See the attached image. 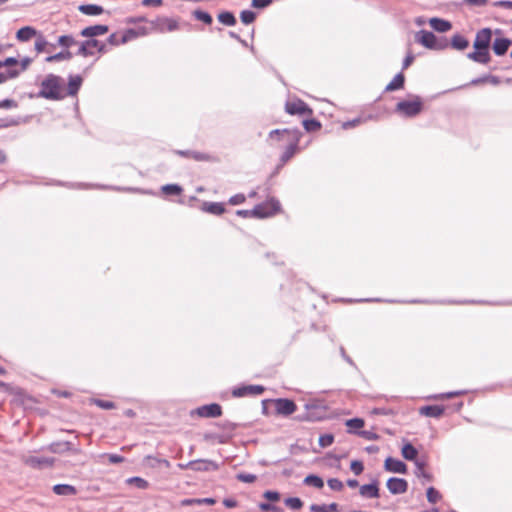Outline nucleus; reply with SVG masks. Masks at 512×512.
Listing matches in <instances>:
<instances>
[{"label":"nucleus","mask_w":512,"mask_h":512,"mask_svg":"<svg viewBox=\"0 0 512 512\" xmlns=\"http://www.w3.org/2000/svg\"><path fill=\"white\" fill-rule=\"evenodd\" d=\"M253 209H258L255 218L264 219L277 214L281 210V204L278 199L271 197L267 201L255 205Z\"/></svg>","instance_id":"nucleus-7"},{"label":"nucleus","mask_w":512,"mask_h":512,"mask_svg":"<svg viewBox=\"0 0 512 512\" xmlns=\"http://www.w3.org/2000/svg\"><path fill=\"white\" fill-rule=\"evenodd\" d=\"M405 85V76L403 72L397 73L394 78L386 85L385 92L401 90Z\"/></svg>","instance_id":"nucleus-30"},{"label":"nucleus","mask_w":512,"mask_h":512,"mask_svg":"<svg viewBox=\"0 0 512 512\" xmlns=\"http://www.w3.org/2000/svg\"><path fill=\"white\" fill-rule=\"evenodd\" d=\"M127 483L130 485H134L138 489H142V490L147 489L149 486L148 481H146L145 479L138 477V476L128 478Z\"/></svg>","instance_id":"nucleus-48"},{"label":"nucleus","mask_w":512,"mask_h":512,"mask_svg":"<svg viewBox=\"0 0 512 512\" xmlns=\"http://www.w3.org/2000/svg\"><path fill=\"white\" fill-rule=\"evenodd\" d=\"M512 45V40L506 37H497L492 43V49L495 55L503 56L507 53L509 47Z\"/></svg>","instance_id":"nucleus-22"},{"label":"nucleus","mask_w":512,"mask_h":512,"mask_svg":"<svg viewBox=\"0 0 512 512\" xmlns=\"http://www.w3.org/2000/svg\"><path fill=\"white\" fill-rule=\"evenodd\" d=\"M384 469L387 472L397 473V474H407L408 467L405 462L400 459L394 457H387L384 461Z\"/></svg>","instance_id":"nucleus-15"},{"label":"nucleus","mask_w":512,"mask_h":512,"mask_svg":"<svg viewBox=\"0 0 512 512\" xmlns=\"http://www.w3.org/2000/svg\"><path fill=\"white\" fill-rule=\"evenodd\" d=\"M37 35V30L32 26H24L16 32V38L21 42L29 41L32 37Z\"/></svg>","instance_id":"nucleus-34"},{"label":"nucleus","mask_w":512,"mask_h":512,"mask_svg":"<svg viewBox=\"0 0 512 512\" xmlns=\"http://www.w3.org/2000/svg\"><path fill=\"white\" fill-rule=\"evenodd\" d=\"M54 461V458L29 456L25 459L24 462L26 465L34 469H42L44 467L52 466Z\"/></svg>","instance_id":"nucleus-21"},{"label":"nucleus","mask_w":512,"mask_h":512,"mask_svg":"<svg viewBox=\"0 0 512 512\" xmlns=\"http://www.w3.org/2000/svg\"><path fill=\"white\" fill-rule=\"evenodd\" d=\"M192 15L195 19L203 22L206 25H211L213 22V18L211 16V14L208 13L207 11H204L201 9H196L192 12Z\"/></svg>","instance_id":"nucleus-42"},{"label":"nucleus","mask_w":512,"mask_h":512,"mask_svg":"<svg viewBox=\"0 0 512 512\" xmlns=\"http://www.w3.org/2000/svg\"><path fill=\"white\" fill-rule=\"evenodd\" d=\"M77 187L79 188H90V187H96L98 189H110L115 191H124V192H131V193H140V194H146V195H154V193L150 190H145L142 188H133V187H120V186H108V185H88L79 183L77 184Z\"/></svg>","instance_id":"nucleus-16"},{"label":"nucleus","mask_w":512,"mask_h":512,"mask_svg":"<svg viewBox=\"0 0 512 512\" xmlns=\"http://www.w3.org/2000/svg\"><path fill=\"white\" fill-rule=\"evenodd\" d=\"M216 503V500L214 498H211V497H208V498H191V499H185L182 501V504L185 505V506H190V505H194V504H197V505H202V504H207V505H214Z\"/></svg>","instance_id":"nucleus-44"},{"label":"nucleus","mask_w":512,"mask_h":512,"mask_svg":"<svg viewBox=\"0 0 512 512\" xmlns=\"http://www.w3.org/2000/svg\"><path fill=\"white\" fill-rule=\"evenodd\" d=\"M246 200V197L244 194L242 193H239V194H235L233 195L232 197H230L229 199V204L231 205H239V204H242L244 203Z\"/></svg>","instance_id":"nucleus-64"},{"label":"nucleus","mask_w":512,"mask_h":512,"mask_svg":"<svg viewBox=\"0 0 512 512\" xmlns=\"http://www.w3.org/2000/svg\"><path fill=\"white\" fill-rule=\"evenodd\" d=\"M240 19L243 24H252L256 19V13L252 10H243L240 13Z\"/></svg>","instance_id":"nucleus-50"},{"label":"nucleus","mask_w":512,"mask_h":512,"mask_svg":"<svg viewBox=\"0 0 512 512\" xmlns=\"http://www.w3.org/2000/svg\"><path fill=\"white\" fill-rule=\"evenodd\" d=\"M49 450L52 453H63L67 451H75L73 444L69 441L53 442L49 446Z\"/></svg>","instance_id":"nucleus-37"},{"label":"nucleus","mask_w":512,"mask_h":512,"mask_svg":"<svg viewBox=\"0 0 512 512\" xmlns=\"http://www.w3.org/2000/svg\"><path fill=\"white\" fill-rule=\"evenodd\" d=\"M57 43L59 46L68 50L69 47L77 43L76 39L72 35H61L58 37Z\"/></svg>","instance_id":"nucleus-46"},{"label":"nucleus","mask_w":512,"mask_h":512,"mask_svg":"<svg viewBox=\"0 0 512 512\" xmlns=\"http://www.w3.org/2000/svg\"><path fill=\"white\" fill-rule=\"evenodd\" d=\"M218 20L226 26H234L237 22L235 15L230 11H222L219 13Z\"/></svg>","instance_id":"nucleus-41"},{"label":"nucleus","mask_w":512,"mask_h":512,"mask_svg":"<svg viewBox=\"0 0 512 512\" xmlns=\"http://www.w3.org/2000/svg\"><path fill=\"white\" fill-rule=\"evenodd\" d=\"M63 84L64 80L61 76L48 74L41 82L37 96L53 101L63 100L66 97Z\"/></svg>","instance_id":"nucleus-3"},{"label":"nucleus","mask_w":512,"mask_h":512,"mask_svg":"<svg viewBox=\"0 0 512 512\" xmlns=\"http://www.w3.org/2000/svg\"><path fill=\"white\" fill-rule=\"evenodd\" d=\"M302 135L303 133L299 129H295V131L292 132V139L289 141V144L280 156V162L282 165L286 164L299 150V142Z\"/></svg>","instance_id":"nucleus-8"},{"label":"nucleus","mask_w":512,"mask_h":512,"mask_svg":"<svg viewBox=\"0 0 512 512\" xmlns=\"http://www.w3.org/2000/svg\"><path fill=\"white\" fill-rule=\"evenodd\" d=\"M371 414L373 415H385V416H390V415H394L395 412L393 409L391 408H385V407H376L374 408L372 411H371Z\"/></svg>","instance_id":"nucleus-61"},{"label":"nucleus","mask_w":512,"mask_h":512,"mask_svg":"<svg viewBox=\"0 0 512 512\" xmlns=\"http://www.w3.org/2000/svg\"><path fill=\"white\" fill-rule=\"evenodd\" d=\"M445 408L441 405H426L419 409V413L426 417L440 418L444 414Z\"/></svg>","instance_id":"nucleus-24"},{"label":"nucleus","mask_w":512,"mask_h":512,"mask_svg":"<svg viewBox=\"0 0 512 512\" xmlns=\"http://www.w3.org/2000/svg\"><path fill=\"white\" fill-rule=\"evenodd\" d=\"M273 3V0H252L251 6L256 9H265Z\"/></svg>","instance_id":"nucleus-62"},{"label":"nucleus","mask_w":512,"mask_h":512,"mask_svg":"<svg viewBox=\"0 0 512 512\" xmlns=\"http://www.w3.org/2000/svg\"><path fill=\"white\" fill-rule=\"evenodd\" d=\"M493 31L491 28L480 29L473 42L474 51L467 54V58L479 64H488L491 60L490 45Z\"/></svg>","instance_id":"nucleus-1"},{"label":"nucleus","mask_w":512,"mask_h":512,"mask_svg":"<svg viewBox=\"0 0 512 512\" xmlns=\"http://www.w3.org/2000/svg\"><path fill=\"white\" fill-rule=\"evenodd\" d=\"M410 99L401 100L395 106V112L404 118H414L424 109L423 99L419 95H409Z\"/></svg>","instance_id":"nucleus-5"},{"label":"nucleus","mask_w":512,"mask_h":512,"mask_svg":"<svg viewBox=\"0 0 512 512\" xmlns=\"http://www.w3.org/2000/svg\"><path fill=\"white\" fill-rule=\"evenodd\" d=\"M414 474L417 478L423 479V482H431L433 480V475L425 470L427 465L426 460H421L420 462H416Z\"/></svg>","instance_id":"nucleus-31"},{"label":"nucleus","mask_w":512,"mask_h":512,"mask_svg":"<svg viewBox=\"0 0 512 512\" xmlns=\"http://www.w3.org/2000/svg\"><path fill=\"white\" fill-rule=\"evenodd\" d=\"M52 490L59 496H72L77 493V489L69 484H56L53 486Z\"/></svg>","instance_id":"nucleus-36"},{"label":"nucleus","mask_w":512,"mask_h":512,"mask_svg":"<svg viewBox=\"0 0 512 512\" xmlns=\"http://www.w3.org/2000/svg\"><path fill=\"white\" fill-rule=\"evenodd\" d=\"M365 121H366L365 118L357 117V118H354L352 120L344 122L342 124V128L345 129V130L351 129V128H354V127L364 123Z\"/></svg>","instance_id":"nucleus-57"},{"label":"nucleus","mask_w":512,"mask_h":512,"mask_svg":"<svg viewBox=\"0 0 512 512\" xmlns=\"http://www.w3.org/2000/svg\"><path fill=\"white\" fill-rule=\"evenodd\" d=\"M201 210L217 216L222 215L226 211L224 203L207 201L202 203Z\"/></svg>","instance_id":"nucleus-25"},{"label":"nucleus","mask_w":512,"mask_h":512,"mask_svg":"<svg viewBox=\"0 0 512 512\" xmlns=\"http://www.w3.org/2000/svg\"><path fill=\"white\" fill-rule=\"evenodd\" d=\"M350 469L355 475H360L364 471V464L360 460H352L350 463Z\"/></svg>","instance_id":"nucleus-59"},{"label":"nucleus","mask_w":512,"mask_h":512,"mask_svg":"<svg viewBox=\"0 0 512 512\" xmlns=\"http://www.w3.org/2000/svg\"><path fill=\"white\" fill-rule=\"evenodd\" d=\"M30 120V116H25V117H21V116H17V117H4V118H0V128L3 129V128H8V127H12V126H18L20 124H25L27 122H29Z\"/></svg>","instance_id":"nucleus-29"},{"label":"nucleus","mask_w":512,"mask_h":512,"mask_svg":"<svg viewBox=\"0 0 512 512\" xmlns=\"http://www.w3.org/2000/svg\"><path fill=\"white\" fill-rule=\"evenodd\" d=\"M429 24L433 30L440 33H445L452 28L450 21L438 17L431 18Z\"/></svg>","instance_id":"nucleus-28"},{"label":"nucleus","mask_w":512,"mask_h":512,"mask_svg":"<svg viewBox=\"0 0 512 512\" xmlns=\"http://www.w3.org/2000/svg\"><path fill=\"white\" fill-rule=\"evenodd\" d=\"M161 192L166 196H179L183 188L179 184H166L161 187Z\"/></svg>","instance_id":"nucleus-40"},{"label":"nucleus","mask_w":512,"mask_h":512,"mask_svg":"<svg viewBox=\"0 0 512 512\" xmlns=\"http://www.w3.org/2000/svg\"><path fill=\"white\" fill-rule=\"evenodd\" d=\"M357 302H387V303H403V304H439V305H462V304H489L486 301L476 300H432V299H412V300H394L381 298H365L356 300ZM494 305H510L511 302L493 303Z\"/></svg>","instance_id":"nucleus-2"},{"label":"nucleus","mask_w":512,"mask_h":512,"mask_svg":"<svg viewBox=\"0 0 512 512\" xmlns=\"http://www.w3.org/2000/svg\"><path fill=\"white\" fill-rule=\"evenodd\" d=\"M333 442H334V435L331 433H326V434L320 435L319 440H318L319 446L322 448L331 446L333 444Z\"/></svg>","instance_id":"nucleus-53"},{"label":"nucleus","mask_w":512,"mask_h":512,"mask_svg":"<svg viewBox=\"0 0 512 512\" xmlns=\"http://www.w3.org/2000/svg\"><path fill=\"white\" fill-rule=\"evenodd\" d=\"M327 485L333 491H341L344 487L343 482L338 478H330L327 480Z\"/></svg>","instance_id":"nucleus-60"},{"label":"nucleus","mask_w":512,"mask_h":512,"mask_svg":"<svg viewBox=\"0 0 512 512\" xmlns=\"http://www.w3.org/2000/svg\"><path fill=\"white\" fill-rule=\"evenodd\" d=\"M195 414L202 418H216L222 415V407L218 403L202 405L191 412V415Z\"/></svg>","instance_id":"nucleus-10"},{"label":"nucleus","mask_w":512,"mask_h":512,"mask_svg":"<svg viewBox=\"0 0 512 512\" xmlns=\"http://www.w3.org/2000/svg\"><path fill=\"white\" fill-rule=\"evenodd\" d=\"M73 57V53L69 50L60 51L54 55L48 56L46 62H58L63 60H70Z\"/></svg>","instance_id":"nucleus-43"},{"label":"nucleus","mask_w":512,"mask_h":512,"mask_svg":"<svg viewBox=\"0 0 512 512\" xmlns=\"http://www.w3.org/2000/svg\"><path fill=\"white\" fill-rule=\"evenodd\" d=\"M157 23H158L159 30L161 32H163V31L173 32V31H176L179 29V23L174 18L161 17V18H158Z\"/></svg>","instance_id":"nucleus-27"},{"label":"nucleus","mask_w":512,"mask_h":512,"mask_svg":"<svg viewBox=\"0 0 512 512\" xmlns=\"http://www.w3.org/2000/svg\"><path fill=\"white\" fill-rule=\"evenodd\" d=\"M416 41L431 50L440 51L449 47V41L446 37H437L433 32L424 29L417 32Z\"/></svg>","instance_id":"nucleus-6"},{"label":"nucleus","mask_w":512,"mask_h":512,"mask_svg":"<svg viewBox=\"0 0 512 512\" xmlns=\"http://www.w3.org/2000/svg\"><path fill=\"white\" fill-rule=\"evenodd\" d=\"M303 483L307 486H312V487H315L317 489H322L324 487V481L323 479L316 475V474H309L307 475L304 480H303Z\"/></svg>","instance_id":"nucleus-39"},{"label":"nucleus","mask_w":512,"mask_h":512,"mask_svg":"<svg viewBox=\"0 0 512 512\" xmlns=\"http://www.w3.org/2000/svg\"><path fill=\"white\" fill-rule=\"evenodd\" d=\"M263 497L268 501L275 502L280 499V493L274 490H267L263 493Z\"/></svg>","instance_id":"nucleus-63"},{"label":"nucleus","mask_w":512,"mask_h":512,"mask_svg":"<svg viewBox=\"0 0 512 512\" xmlns=\"http://www.w3.org/2000/svg\"><path fill=\"white\" fill-rule=\"evenodd\" d=\"M285 505L292 510H300L303 506V501L299 497H288L284 501Z\"/></svg>","instance_id":"nucleus-49"},{"label":"nucleus","mask_w":512,"mask_h":512,"mask_svg":"<svg viewBox=\"0 0 512 512\" xmlns=\"http://www.w3.org/2000/svg\"><path fill=\"white\" fill-rule=\"evenodd\" d=\"M449 46H451L454 50L464 51L469 47V40L462 34L457 33L451 38Z\"/></svg>","instance_id":"nucleus-32"},{"label":"nucleus","mask_w":512,"mask_h":512,"mask_svg":"<svg viewBox=\"0 0 512 512\" xmlns=\"http://www.w3.org/2000/svg\"><path fill=\"white\" fill-rule=\"evenodd\" d=\"M185 467L196 472L216 471L219 468L216 462L206 459L190 461L187 464H185Z\"/></svg>","instance_id":"nucleus-13"},{"label":"nucleus","mask_w":512,"mask_h":512,"mask_svg":"<svg viewBox=\"0 0 512 512\" xmlns=\"http://www.w3.org/2000/svg\"><path fill=\"white\" fill-rule=\"evenodd\" d=\"M47 45H48V42L45 39V37L41 34L37 35V39L35 41V50L38 53H41L45 50Z\"/></svg>","instance_id":"nucleus-58"},{"label":"nucleus","mask_w":512,"mask_h":512,"mask_svg":"<svg viewBox=\"0 0 512 512\" xmlns=\"http://www.w3.org/2000/svg\"><path fill=\"white\" fill-rule=\"evenodd\" d=\"M78 10L87 16H98L104 12L103 7L97 4H82L78 7Z\"/></svg>","instance_id":"nucleus-35"},{"label":"nucleus","mask_w":512,"mask_h":512,"mask_svg":"<svg viewBox=\"0 0 512 512\" xmlns=\"http://www.w3.org/2000/svg\"><path fill=\"white\" fill-rule=\"evenodd\" d=\"M426 497L429 503L435 504L441 499V494L436 488L431 486L426 491Z\"/></svg>","instance_id":"nucleus-51"},{"label":"nucleus","mask_w":512,"mask_h":512,"mask_svg":"<svg viewBox=\"0 0 512 512\" xmlns=\"http://www.w3.org/2000/svg\"><path fill=\"white\" fill-rule=\"evenodd\" d=\"M346 426L350 430L360 429L364 426V420L358 417L351 418L346 421Z\"/></svg>","instance_id":"nucleus-54"},{"label":"nucleus","mask_w":512,"mask_h":512,"mask_svg":"<svg viewBox=\"0 0 512 512\" xmlns=\"http://www.w3.org/2000/svg\"><path fill=\"white\" fill-rule=\"evenodd\" d=\"M305 412L297 416L298 421L316 422L327 416L328 407L325 400L312 398L304 404Z\"/></svg>","instance_id":"nucleus-4"},{"label":"nucleus","mask_w":512,"mask_h":512,"mask_svg":"<svg viewBox=\"0 0 512 512\" xmlns=\"http://www.w3.org/2000/svg\"><path fill=\"white\" fill-rule=\"evenodd\" d=\"M259 508L264 512H283V508L269 502H261Z\"/></svg>","instance_id":"nucleus-55"},{"label":"nucleus","mask_w":512,"mask_h":512,"mask_svg":"<svg viewBox=\"0 0 512 512\" xmlns=\"http://www.w3.org/2000/svg\"><path fill=\"white\" fill-rule=\"evenodd\" d=\"M285 111L290 115H312L313 109L303 100L296 99L285 104Z\"/></svg>","instance_id":"nucleus-9"},{"label":"nucleus","mask_w":512,"mask_h":512,"mask_svg":"<svg viewBox=\"0 0 512 512\" xmlns=\"http://www.w3.org/2000/svg\"><path fill=\"white\" fill-rule=\"evenodd\" d=\"M82 83H83L82 76L69 75L67 92H65V94L68 96H76L82 86Z\"/></svg>","instance_id":"nucleus-23"},{"label":"nucleus","mask_w":512,"mask_h":512,"mask_svg":"<svg viewBox=\"0 0 512 512\" xmlns=\"http://www.w3.org/2000/svg\"><path fill=\"white\" fill-rule=\"evenodd\" d=\"M359 494L367 499H375L380 497L379 482L377 479L372 480L369 484L360 486Z\"/></svg>","instance_id":"nucleus-18"},{"label":"nucleus","mask_w":512,"mask_h":512,"mask_svg":"<svg viewBox=\"0 0 512 512\" xmlns=\"http://www.w3.org/2000/svg\"><path fill=\"white\" fill-rule=\"evenodd\" d=\"M276 414L287 417L297 410L295 402L288 398H277L273 400Z\"/></svg>","instance_id":"nucleus-12"},{"label":"nucleus","mask_w":512,"mask_h":512,"mask_svg":"<svg viewBox=\"0 0 512 512\" xmlns=\"http://www.w3.org/2000/svg\"><path fill=\"white\" fill-rule=\"evenodd\" d=\"M294 129H274L271 130L268 134V138L271 140H277L282 141L284 139H287L290 141L292 139V132L295 131Z\"/></svg>","instance_id":"nucleus-33"},{"label":"nucleus","mask_w":512,"mask_h":512,"mask_svg":"<svg viewBox=\"0 0 512 512\" xmlns=\"http://www.w3.org/2000/svg\"><path fill=\"white\" fill-rule=\"evenodd\" d=\"M98 44L97 39H87L85 41H82L79 45L77 55H80L82 57H89L94 55V46Z\"/></svg>","instance_id":"nucleus-26"},{"label":"nucleus","mask_w":512,"mask_h":512,"mask_svg":"<svg viewBox=\"0 0 512 512\" xmlns=\"http://www.w3.org/2000/svg\"><path fill=\"white\" fill-rule=\"evenodd\" d=\"M386 487L393 495L404 494L408 490V482L404 478L390 477L386 482Z\"/></svg>","instance_id":"nucleus-14"},{"label":"nucleus","mask_w":512,"mask_h":512,"mask_svg":"<svg viewBox=\"0 0 512 512\" xmlns=\"http://www.w3.org/2000/svg\"><path fill=\"white\" fill-rule=\"evenodd\" d=\"M265 391L262 385H240L232 389V396L235 398H242L246 396L261 395Z\"/></svg>","instance_id":"nucleus-11"},{"label":"nucleus","mask_w":512,"mask_h":512,"mask_svg":"<svg viewBox=\"0 0 512 512\" xmlns=\"http://www.w3.org/2000/svg\"><path fill=\"white\" fill-rule=\"evenodd\" d=\"M236 479L240 482L250 484V483H254L256 481L257 477L254 474L241 472L236 475Z\"/></svg>","instance_id":"nucleus-56"},{"label":"nucleus","mask_w":512,"mask_h":512,"mask_svg":"<svg viewBox=\"0 0 512 512\" xmlns=\"http://www.w3.org/2000/svg\"><path fill=\"white\" fill-rule=\"evenodd\" d=\"M144 34H145L144 28H142L140 30H136L134 28H129V29L125 30L124 33L122 34V36L120 37V42L125 44V43L137 38L138 36L144 35Z\"/></svg>","instance_id":"nucleus-38"},{"label":"nucleus","mask_w":512,"mask_h":512,"mask_svg":"<svg viewBox=\"0 0 512 512\" xmlns=\"http://www.w3.org/2000/svg\"><path fill=\"white\" fill-rule=\"evenodd\" d=\"M302 124H303L305 131L309 132V133L318 131L322 127L321 122L315 118L305 119V120H303Z\"/></svg>","instance_id":"nucleus-45"},{"label":"nucleus","mask_w":512,"mask_h":512,"mask_svg":"<svg viewBox=\"0 0 512 512\" xmlns=\"http://www.w3.org/2000/svg\"><path fill=\"white\" fill-rule=\"evenodd\" d=\"M90 403L96 405L97 407L105 410H110L116 408V404L112 401H107L99 398H91Z\"/></svg>","instance_id":"nucleus-47"},{"label":"nucleus","mask_w":512,"mask_h":512,"mask_svg":"<svg viewBox=\"0 0 512 512\" xmlns=\"http://www.w3.org/2000/svg\"><path fill=\"white\" fill-rule=\"evenodd\" d=\"M418 449L414 447V445L407 441L403 440V445L401 447V455L407 461H412L414 464L416 462H420L422 459L418 458Z\"/></svg>","instance_id":"nucleus-19"},{"label":"nucleus","mask_w":512,"mask_h":512,"mask_svg":"<svg viewBox=\"0 0 512 512\" xmlns=\"http://www.w3.org/2000/svg\"><path fill=\"white\" fill-rule=\"evenodd\" d=\"M109 31V27L103 24H96L85 27L81 30L80 35L82 37L95 39L94 37L106 34Z\"/></svg>","instance_id":"nucleus-20"},{"label":"nucleus","mask_w":512,"mask_h":512,"mask_svg":"<svg viewBox=\"0 0 512 512\" xmlns=\"http://www.w3.org/2000/svg\"><path fill=\"white\" fill-rule=\"evenodd\" d=\"M174 153L181 157L191 158L198 162H211L215 160V158L210 154L194 150H175Z\"/></svg>","instance_id":"nucleus-17"},{"label":"nucleus","mask_w":512,"mask_h":512,"mask_svg":"<svg viewBox=\"0 0 512 512\" xmlns=\"http://www.w3.org/2000/svg\"><path fill=\"white\" fill-rule=\"evenodd\" d=\"M467 392H468L467 390L450 391V392L434 395L432 398L433 399H449V398H453L456 396L465 395V394H467Z\"/></svg>","instance_id":"nucleus-52"}]
</instances>
